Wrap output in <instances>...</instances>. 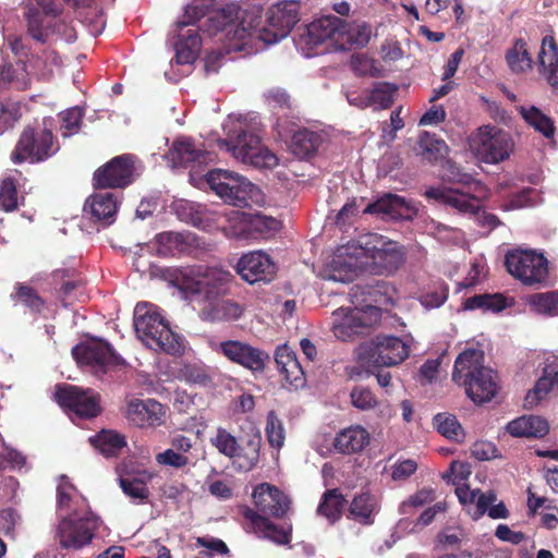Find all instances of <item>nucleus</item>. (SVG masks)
Returning <instances> with one entry per match:
<instances>
[{
	"label": "nucleus",
	"mask_w": 558,
	"mask_h": 558,
	"mask_svg": "<svg viewBox=\"0 0 558 558\" xmlns=\"http://www.w3.org/2000/svg\"><path fill=\"white\" fill-rule=\"evenodd\" d=\"M59 520L53 538L61 549L77 551L92 544L100 526V518L92 512L86 499L65 476L57 487Z\"/></svg>",
	"instance_id": "3"
},
{
	"label": "nucleus",
	"mask_w": 558,
	"mask_h": 558,
	"mask_svg": "<svg viewBox=\"0 0 558 558\" xmlns=\"http://www.w3.org/2000/svg\"><path fill=\"white\" fill-rule=\"evenodd\" d=\"M134 328L138 339L156 352L177 355L183 352L181 337L174 333L158 308L149 303H138L134 310Z\"/></svg>",
	"instance_id": "8"
},
{
	"label": "nucleus",
	"mask_w": 558,
	"mask_h": 558,
	"mask_svg": "<svg viewBox=\"0 0 558 558\" xmlns=\"http://www.w3.org/2000/svg\"><path fill=\"white\" fill-rule=\"evenodd\" d=\"M518 112L523 121L548 141H553L555 138L557 132L555 121L551 117L544 113L538 107L534 105L520 106L518 108Z\"/></svg>",
	"instance_id": "29"
},
{
	"label": "nucleus",
	"mask_w": 558,
	"mask_h": 558,
	"mask_svg": "<svg viewBox=\"0 0 558 558\" xmlns=\"http://www.w3.org/2000/svg\"><path fill=\"white\" fill-rule=\"evenodd\" d=\"M245 518L251 521L255 533L259 537L269 539L278 545H284L290 542V527L288 530L279 527L253 510H247Z\"/></svg>",
	"instance_id": "31"
},
{
	"label": "nucleus",
	"mask_w": 558,
	"mask_h": 558,
	"mask_svg": "<svg viewBox=\"0 0 558 558\" xmlns=\"http://www.w3.org/2000/svg\"><path fill=\"white\" fill-rule=\"evenodd\" d=\"M20 524L21 515L15 510L9 508L0 511V533L14 537Z\"/></svg>",
	"instance_id": "63"
},
{
	"label": "nucleus",
	"mask_w": 558,
	"mask_h": 558,
	"mask_svg": "<svg viewBox=\"0 0 558 558\" xmlns=\"http://www.w3.org/2000/svg\"><path fill=\"white\" fill-rule=\"evenodd\" d=\"M541 73L553 88H558V48L553 36H545L538 54Z\"/></svg>",
	"instance_id": "30"
},
{
	"label": "nucleus",
	"mask_w": 558,
	"mask_h": 558,
	"mask_svg": "<svg viewBox=\"0 0 558 558\" xmlns=\"http://www.w3.org/2000/svg\"><path fill=\"white\" fill-rule=\"evenodd\" d=\"M410 354V343L408 340L386 336V367L401 364Z\"/></svg>",
	"instance_id": "48"
},
{
	"label": "nucleus",
	"mask_w": 558,
	"mask_h": 558,
	"mask_svg": "<svg viewBox=\"0 0 558 558\" xmlns=\"http://www.w3.org/2000/svg\"><path fill=\"white\" fill-rule=\"evenodd\" d=\"M169 281L186 295H201L205 304L199 316L206 322H235L244 314V306L230 299H218L223 294L232 275L220 268L204 266L169 268Z\"/></svg>",
	"instance_id": "2"
},
{
	"label": "nucleus",
	"mask_w": 558,
	"mask_h": 558,
	"mask_svg": "<svg viewBox=\"0 0 558 558\" xmlns=\"http://www.w3.org/2000/svg\"><path fill=\"white\" fill-rule=\"evenodd\" d=\"M343 38L342 20L337 16H324L300 28L294 44L304 57L311 58L341 50Z\"/></svg>",
	"instance_id": "9"
},
{
	"label": "nucleus",
	"mask_w": 558,
	"mask_h": 558,
	"mask_svg": "<svg viewBox=\"0 0 558 558\" xmlns=\"http://www.w3.org/2000/svg\"><path fill=\"white\" fill-rule=\"evenodd\" d=\"M223 213L213 211L207 208L199 207L191 216V223L204 231H213L215 229H221L223 226Z\"/></svg>",
	"instance_id": "51"
},
{
	"label": "nucleus",
	"mask_w": 558,
	"mask_h": 558,
	"mask_svg": "<svg viewBox=\"0 0 558 558\" xmlns=\"http://www.w3.org/2000/svg\"><path fill=\"white\" fill-rule=\"evenodd\" d=\"M119 201L112 192L100 191L92 194L84 204V211L96 221L108 226L114 221Z\"/></svg>",
	"instance_id": "24"
},
{
	"label": "nucleus",
	"mask_w": 558,
	"mask_h": 558,
	"mask_svg": "<svg viewBox=\"0 0 558 558\" xmlns=\"http://www.w3.org/2000/svg\"><path fill=\"white\" fill-rule=\"evenodd\" d=\"M352 404L360 410H371L379 404L373 392L365 387H356L351 392Z\"/></svg>",
	"instance_id": "62"
},
{
	"label": "nucleus",
	"mask_w": 558,
	"mask_h": 558,
	"mask_svg": "<svg viewBox=\"0 0 558 558\" xmlns=\"http://www.w3.org/2000/svg\"><path fill=\"white\" fill-rule=\"evenodd\" d=\"M209 441L220 454L229 458L238 470L251 471L259 461L262 436L257 429L247 436L243 446L223 427H218Z\"/></svg>",
	"instance_id": "13"
},
{
	"label": "nucleus",
	"mask_w": 558,
	"mask_h": 558,
	"mask_svg": "<svg viewBox=\"0 0 558 558\" xmlns=\"http://www.w3.org/2000/svg\"><path fill=\"white\" fill-rule=\"evenodd\" d=\"M384 263V238L368 233L357 243L339 247L329 263L326 279L350 282L362 272L380 274Z\"/></svg>",
	"instance_id": "4"
},
{
	"label": "nucleus",
	"mask_w": 558,
	"mask_h": 558,
	"mask_svg": "<svg viewBox=\"0 0 558 558\" xmlns=\"http://www.w3.org/2000/svg\"><path fill=\"white\" fill-rule=\"evenodd\" d=\"M195 545L205 549L199 553L203 556H227L229 554V548L226 543L222 539L213 536L197 537Z\"/></svg>",
	"instance_id": "59"
},
{
	"label": "nucleus",
	"mask_w": 558,
	"mask_h": 558,
	"mask_svg": "<svg viewBox=\"0 0 558 558\" xmlns=\"http://www.w3.org/2000/svg\"><path fill=\"white\" fill-rule=\"evenodd\" d=\"M319 145V137L312 131H298L291 142V150L299 158H305L313 154Z\"/></svg>",
	"instance_id": "47"
},
{
	"label": "nucleus",
	"mask_w": 558,
	"mask_h": 558,
	"mask_svg": "<svg viewBox=\"0 0 558 558\" xmlns=\"http://www.w3.org/2000/svg\"><path fill=\"white\" fill-rule=\"evenodd\" d=\"M497 495L493 490L486 492L485 495H480L477 498V510L472 514L473 519L477 520L485 513L492 519H507L509 517V510L505 502L500 501L496 505Z\"/></svg>",
	"instance_id": "40"
},
{
	"label": "nucleus",
	"mask_w": 558,
	"mask_h": 558,
	"mask_svg": "<svg viewBox=\"0 0 558 558\" xmlns=\"http://www.w3.org/2000/svg\"><path fill=\"white\" fill-rule=\"evenodd\" d=\"M507 432L514 437L542 438L548 434L549 425L539 416L523 415L509 422Z\"/></svg>",
	"instance_id": "28"
},
{
	"label": "nucleus",
	"mask_w": 558,
	"mask_h": 558,
	"mask_svg": "<svg viewBox=\"0 0 558 558\" xmlns=\"http://www.w3.org/2000/svg\"><path fill=\"white\" fill-rule=\"evenodd\" d=\"M365 295L354 307H339L332 312V333L342 341L357 337H367L375 332L383 323L380 307L381 293L374 295L371 291H362Z\"/></svg>",
	"instance_id": "6"
},
{
	"label": "nucleus",
	"mask_w": 558,
	"mask_h": 558,
	"mask_svg": "<svg viewBox=\"0 0 558 558\" xmlns=\"http://www.w3.org/2000/svg\"><path fill=\"white\" fill-rule=\"evenodd\" d=\"M369 444L368 432L360 426L352 425L340 430L333 438V449L342 454H352L362 451Z\"/></svg>",
	"instance_id": "27"
},
{
	"label": "nucleus",
	"mask_w": 558,
	"mask_h": 558,
	"mask_svg": "<svg viewBox=\"0 0 558 558\" xmlns=\"http://www.w3.org/2000/svg\"><path fill=\"white\" fill-rule=\"evenodd\" d=\"M418 147L422 157L429 162H436L444 159L448 153L446 142L438 138L436 134H430L428 132H423L420 135Z\"/></svg>",
	"instance_id": "41"
},
{
	"label": "nucleus",
	"mask_w": 558,
	"mask_h": 558,
	"mask_svg": "<svg viewBox=\"0 0 558 558\" xmlns=\"http://www.w3.org/2000/svg\"><path fill=\"white\" fill-rule=\"evenodd\" d=\"M171 157L173 161H177L179 165H187L191 162H206L207 160H211L208 155L195 147L194 143L189 138L178 140L171 149Z\"/></svg>",
	"instance_id": "37"
},
{
	"label": "nucleus",
	"mask_w": 558,
	"mask_h": 558,
	"mask_svg": "<svg viewBox=\"0 0 558 558\" xmlns=\"http://www.w3.org/2000/svg\"><path fill=\"white\" fill-rule=\"evenodd\" d=\"M298 21L299 4L295 1L271 5L265 23L258 12H242L236 4L230 3L210 12L203 31L221 43L227 53L252 54L286 38Z\"/></svg>",
	"instance_id": "1"
},
{
	"label": "nucleus",
	"mask_w": 558,
	"mask_h": 558,
	"mask_svg": "<svg viewBox=\"0 0 558 558\" xmlns=\"http://www.w3.org/2000/svg\"><path fill=\"white\" fill-rule=\"evenodd\" d=\"M531 308L545 315H556L558 308V291L534 293L529 298Z\"/></svg>",
	"instance_id": "53"
},
{
	"label": "nucleus",
	"mask_w": 558,
	"mask_h": 558,
	"mask_svg": "<svg viewBox=\"0 0 558 558\" xmlns=\"http://www.w3.org/2000/svg\"><path fill=\"white\" fill-rule=\"evenodd\" d=\"M507 271L523 286L542 289L549 286L548 259L534 250L515 248L505 256Z\"/></svg>",
	"instance_id": "11"
},
{
	"label": "nucleus",
	"mask_w": 558,
	"mask_h": 558,
	"mask_svg": "<svg viewBox=\"0 0 558 558\" xmlns=\"http://www.w3.org/2000/svg\"><path fill=\"white\" fill-rule=\"evenodd\" d=\"M351 66L359 75L378 76L381 71L380 63L365 53L354 54L351 59Z\"/></svg>",
	"instance_id": "58"
},
{
	"label": "nucleus",
	"mask_w": 558,
	"mask_h": 558,
	"mask_svg": "<svg viewBox=\"0 0 558 558\" xmlns=\"http://www.w3.org/2000/svg\"><path fill=\"white\" fill-rule=\"evenodd\" d=\"M505 59L510 71L515 74L524 73L532 68V58L523 38L514 40L512 47L506 51Z\"/></svg>",
	"instance_id": "36"
},
{
	"label": "nucleus",
	"mask_w": 558,
	"mask_h": 558,
	"mask_svg": "<svg viewBox=\"0 0 558 558\" xmlns=\"http://www.w3.org/2000/svg\"><path fill=\"white\" fill-rule=\"evenodd\" d=\"M153 477L154 473L148 470H142L135 476H131L129 474L120 476V487L130 498L143 501L148 498L149 490L146 484Z\"/></svg>",
	"instance_id": "35"
},
{
	"label": "nucleus",
	"mask_w": 558,
	"mask_h": 558,
	"mask_svg": "<svg viewBox=\"0 0 558 558\" xmlns=\"http://www.w3.org/2000/svg\"><path fill=\"white\" fill-rule=\"evenodd\" d=\"M19 194L16 184L12 178H4L0 182V206L5 211H12L17 208Z\"/></svg>",
	"instance_id": "56"
},
{
	"label": "nucleus",
	"mask_w": 558,
	"mask_h": 558,
	"mask_svg": "<svg viewBox=\"0 0 558 558\" xmlns=\"http://www.w3.org/2000/svg\"><path fill=\"white\" fill-rule=\"evenodd\" d=\"M251 231H252V239L258 238V236H270L276 231H278L281 227V223L279 220L265 216L259 214H251Z\"/></svg>",
	"instance_id": "54"
},
{
	"label": "nucleus",
	"mask_w": 558,
	"mask_h": 558,
	"mask_svg": "<svg viewBox=\"0 0 558 558\" xmlns=\"http://www.w3.org/2000/svg\"><path fill=\"white\" fill-rule=\"evenodd\" d=\"M223 130L226 138L218 140L217 145L235 160L258 169H272L278 166L279 158L263 145L260 136L245 118L230 116Z\"/></svg>",
	"instance_id": "5"
},
{
	"label": "nucleus",
	"mask_w": 558,
	"mask_h": 558,
	"mask_svg": "<svg viewBox=\"0 0 558 558\" xmlns=\"http://www.w3.org/2000/svg\"><path fill=\"white\" fill-rule=\"evenodd\" d=\"M276 270V265L270 256L262 251L244 254L236 265L238 274L248 283L270 281Z\"/></svg>",
	"instance_id": "19"
},
{
	"label": "nucleus",
	"mask_w": 558,
	"mask_h": 558,
	"mask_svg": "<svg viewBox=\"0 0 558 558\" xmlns=\"http://www.w3.org/2000/svg\"><path fill=\"white\" fill-rule=\"evenodd\" d=\"M452 380L463 386L466 396L476 404L492 401L499 389L497 375L484 365V353L466 349L454 361Z\"/></svg>",
	"instance_id": "7"
},
{
	"label": "nucleus",
	"mask_w": 558,
	"mask_h": 558,
	"mask_svg": "<svg viewBox=\"0 0 558 558\" xmlns=\"http://www.w3.org/2000/svg\"><path fill=\"white\" fill-rule=\"evenodd\" d=\"M347 99L350 105L361 109L380 110L384 108V83L376 82L361 90L348 92Z\"/></svg>",
	"instance_id": "33"
},
{
	"label": "nucleus",
	"mask_w": 558,
	"mask_h": 558,
	"mask_svg": "<svg viewBox=\"0 0 558 558\" xmlns=\"http://www.w3.org/2000/svg\"><path fill=\"white\" fill-rule=\"evenodd\" d=\"M206 181L221 199L233 206L260 205L265 201L257 185L233 171L211 170L207 173Z\"/></svg>",
	"instance_id": "10"
},
{
	"label": "nucleus",
	"mask_w": 558,
	"mask_h": 558,
	"mask_svg": "<svg viewBox=\"0 0 558 558\" xmlns=\"http://www.w3.org/2000/svg\"><path fill=\"white\" fill-rule=\"evenodd\" d=\"M417 215V208L412 201L402 196L386 193V217L393 220H413Z\"/></svg>",
	"instance_id": "38"
},
{
	"label": "nucleus",
	"mask_w": 558,
	"mask_h": 558,
	"mask_svg": "<svg viewBox=\"0 0 558 558\" xmlns=\"http://www.w3.org/2000/svg\"><path fill=\"white\" fill-rule=\"evenodd\" d=\"M72 355L77 363L90 366H108L119 363L112 348L101 340H92L75 345Z\"/></svg>",
	"instance_id": "21"
},
{
	"label": "nucleus",
	"mask_w": 558,
	"mask_h": 558,
	"mask_svg": "<svg viewBox=\"0 0 558 558\" xmlns=\"http://www.w3.org/2000/svg\"><path fill=\"white\" fill-rule=\"evenodd\" d=\"M61 130L63 136H71L80 129L83 112L80 108L74 107L63 111L61 114Z\"/></svg>",
	"instance_id": "60"
},
{
	"label": "nucleus",
	"mask_w": 558,
	"mask_h": 558,
	"mask_svg": "<svg viewBox=\"0 0 558 558\" xmlns=\"http://www.w3.org/2000/svg\"><path fill=\"white\" fill-rule=\"evenodd\" d=\"M554 389H558V360L545 365L542 377L536 381L534 389L529 391L525 401L530 405L536 404Z\"/></svg>",
	"instance_id": "34"
},
{
	"label": "nucleus",
	"mask_w": 558,
	"mask_h": 558,
	"mask_svg": "<svg viewBox=\"0 0 558 558\" xmlns=\"http://www.w3.org/2000/svg\"><path fill=\"white\" fill-rule=\"evenodd\" d=\"M10 84L17 89H24L29 84V75L23 62L3 65L0 70V87Z\"/></svg>",
	"instance_id": "46"
},
{
	"label": "nucleus",
	"mask_w": 558,
	"mask_h": 558,
	"mask_svg": "<svg viewBox=\"0 0 558 558\" xmlns=\"http://www.w3.org/2000/svg\"><path fill=\"white\" fill-rule=\"evenodd\" d=\"M506 306V298L501 293L476 294L468 298L463 303V307L470 311L481 308L483 311L500 312Z\"/></svg>",
	"instance_id": "44"
},
{
	"label": "nucleus",
	"mask_w": 558,
	"mask_h": 558,
	"mask_svg": "<svg viewBox=\"0 0 558 558\" xmlns=\"http://www.w3.org/2000/svg\"><path fill=\"white\" fill-rule=\"evenodd\" d=\"M222 232L227 238L234 240L252 239L251 214L231 209L223 213Z\"/></svg>",
	"instance_id": "32"
},
{
	"label": "nucleus",
	"mask_w": 558,
	"mask_h": 558,
	"mask_svg": "<svg viewBox=\"0 0 558 558\" xmlns=\"http://www.w3.org/2000/svg\"><path fill=\"white\" fill-rule=\"evenodd\" d=\"M355 352L361 366L367 373L375 375L378 384L383 386L384 340L381 336L377 335L375 339L361 343Z\"/></svg>",
	"instance_id": "25"
},
{
	"label": "nucleus",
	"mask_w": 558,
	"mask_h": 558,
	"mask_svg": "<svg viewBox=\"0 0 558 558\" xmlns=\"http://www.w3.org/2000/svg\"><path fill=\"white\" fill-rule=\"evenodd\" d=\"M252 497L258 511L276 518L283 517L289 509V498L269 483L257 485Z\"/></svg>",
	"instance_id": "22"
},
{
	"label": "nucleus",
	"mask_w": 558,
	"mask_h": 558,
	"mask_svg": "<svg viewBox=\"0 0 558 558\" xmlns=\"http://www.w3.org/2000/svg\"><path fill=\"white\" fill-rule=\"evenodd\" d=\"M536 195V190L525 187L517 193L511 194L508 199L501 205L504 210H515L526 207H533L536 203L533 196Z\"/></svg>",
	"instance_id": "55"
},
{
	"label": "nucleus",
	"mask_w": 558,
	"mask_h": 558,
	"mask_svg": "<svg viewBox=\"0 0 558 558\" xmlns=\"http://www.w3.org/2000/svg\"><path fill=\"white\" fill-rule=\"evenodd\" d=\"M90 442L106 457L117 456L126 444L124 437L113 430H102L90 438Z\"/></svg>",
	"instance_id": "43"
},
{
	"label": "nucleus",
	"mask_w": 558,
	"mask_h": 558,
	"mask_svg": "<svg viewBox=\"0 0 558 558\" xmlns=\"http://www.w3.org/2000/svg\"><path fill=\"white\" fill-rule=\"evenodd\" d=\"M59 149L58 144L53 140L51 130L48 128V121L44 120L43 129H25L11 155L14 163L40 162Z\"/></svg>",
	"instance_id": "14"
},
{
	"label": "nucleus",
	"mask_w": 558,
	"mask_h": 558,
	"mask_svg": "<svg viewBox=\"0 0 558 558\" xmlns=\"http://www.w3.org/2000/svg\"><path fill=\"white\" fill-rule=\"evenodd\" d=\"M344 504L345 501L338 489L327 490L318 506V513L327 518L330 522H335L340 518Z\"/></svg>",
	"instance_id": "50"
},
{
	"label": "nucleus",
	"mask_w": 558,
	"mask_h": 558,
	"mask_svg": "<svg viewBox=\"0 0 558 558\" xmlns=\"http://www.w3.org/2000/svg\"><path fill=\"white\" fill-rule=\"evenodd\" d=\"M134 163L132 157L123 155L113 158L94 174L96 187H123L133 180Z\"/></svg>",
	"instance_id": "18"
},
{
	"label": "nucleus",
	"mask_w": 558,
	"mask_h": 558,
	"mask_svg": "<svg viewBox=\"0 0 558 558\" xmlns=\"http://www.w3.org/2000/svg\"><path fill=\"white\" fill-rule=\"evenodd\" d=\"M284 379L293 387L299 388L304 384V371L295 357L288 365L279 369Z\"/></svg>",
	"instance_id": "64"
},
{
	"label": "nucleus",
	"mask_w": 558,
	"mask_h": 558,
	"mask_svg": "<svg viewBox=\"0 0 558 558\" xmlns=\"http://www.w3.org/2000/svg\"><path fill=\"white\" fill-rule=\"evenodd\" d=\"M156 250L161 256H173L198 246L197 236L191 232H162L156 235Z\"/></svg>",
	"instance_id": "26"
},
{
	"label": "nucleus",
	"mask_w": 558,
	"mask_h": 558,
	"mask_svg": "<svg viewBox=\"0 0 558 558\" xmlns=\"http://www.w3.org/2000/svg\"><path fill=\"white\" fill-rule=\"evenodd\" d=\"M210 1L193 0L186 5L183 16L175 23L173 34L177 38L173 43L175 61L179 64H192L198 57L202 39L193 28H185L204 16Z\"/></svg>",
	"instance_id": "12"
},
{
	"label": "nucleus",
	"mask_w": 558,
	"mask_h": 558,
	"mask_svg": "<svg viewBox=\"0 0 558 558\" xmlns=\"http://www.w3.org/2000/svg\"><path fill=\"white\" fill-rule=\"evenodd\" d=\"M125 415L138 427L159 426L163 422L165 410L161 403L153 399H133L128 402Z\"/></svg>",
	"instance_id": "23"
},
{
	"label": "nucleus",
	"mask_w": 558,
	"mask_h": 558,
	"mask_svg": "<svg viewBox=\"0 0 558 558\" xmlns=\"http://www.w3.org/2000/svg\"><path fill=\"white\" fill-rule=\"evenodd\" d=\"M442 180L452 184H460L463 189H468L473 192H482L483 184L474 179L470 173L463 172L460 167L451 161H447Z\"/></svg>",
	"instance_id": "45"
},
{
	"label": "nucleus",
	"mask_w": 558,
	"mask_h": 558,
	"mask_svg": "<svg viewBox=\"0 0 558 558\" xmlns=\"http://www.w3.org/2000/svg\"><path fill=\"white\" fill-rule=\"evenodd\" d=\"M265 432L271 447L280 449L283 446L286 438L284 428L274 411H270L267 415Z\"/></svg>",
	"instance_id": "57"
},
{
	"label": "nucleus",
	"mask_w": 558,
	"mask_h": 558,
	"mask_svg": "<svg viewBox=\"0 0 558 558\" xmlns=\"http://www.w3.org/2000/svg\"><path fill=\"white\" fill-rule=\"evenodd\" d=\"M434 428L444 437L457 442L464 440L465 434L460 422L453 414L442 412L433 417Z\"/></svg>",
	"instance_id": "39"
},
{
	"label": "nucleus",
	"mask_w": 558,
	"mask_h": 558,
	"mask_svg": "<svg viewBox=\"0 0 558 558\" xmlns=\"http://www.w3.org/2000/svg\"><path fill=\"white\" fill-rule=\"evenodd\" d=\"M376 502L368 494H362L355 497L350 506V513L352 517L365 524L373 522Z\"/></svg>",
	"instance_id": "52"
},
{
	"label": "nucleus",
	"mask_w": 558,
	"mask_h": 558,
	"mask_svg": "<svg viewBox=\"0 0 558 558\" xmlns=\"http://www.w3.org/2000/svg\"><path fill=\"white\" fill-rule=\"evenodd\" d=\"M472 147L486 163H498L510 157L514 143L511 135L495 125H483L472 138Z\"/></svg>",
	"instance_id": "15"
},
{
	"label": "nucleus",
	"mask_w": 558,
	"mask_h": 558,
	"mask_svg": "<svg viewBox=\"0 0 558 558\" xmlns=\"http://www.w3.org/2000/svg\"><path fill=\"white\" fill-rule=\"evenodd\" d=\"M441 363L442 354L436 359L426 360L418 369L416 380L423 386L432 384L438 376Z\"/></svg>",
	"instance_id": "61"
},
{
	"label": "nucleus",
	"mask_w": 558,
	"mask_h": 558,
	"mask_svg": "<svg viewBox=\"0 0 558 558\" xmlns=\"http://www.w3.org/2000/svg\"><path fill=\"white\" fill-rule=\"evenodd\" d=\"M209 348L216 354L253 372L263 371L269 359L266 352L240 340H211Z\"/></svg>",
	"instance_id": "16"
},
{
	"label": "nucleus",
	"mask_w": 558,
	"mask_h": 558,
	"mask_svg": "<svg viewBox=\"0 0 558 558\" xmlns=\"http://www.w3.org/2000/svg\"><path fill=\"white\" fill-rule=\"evenodd\" d=\"M343 31V48L341 50L351 49L352 47L365 46L372 37V28L365 23H347L342 20Z\"/></svg>",
	"instance_id": "42"
},
{
	"label": "nucleus",
	"mask_w": 558,
	"mask_h": 558,
	"mask_svg": "<svg viewBox=\"0 0 558 558\" xmlns=\"http://www.w3.org/2000/svg\"><path fill=\"white\" fill-rule=\"evenodd\" d=\"M473 191L464 189L463 191L452 187H429L424 195L428 199H435L438 203L450 206L461 214H476L480 209L478 199Z\"/></svg>",
	"instance_id": "20"
},
{
	"label": "nucleus",
	"mask_w": 558,
	"mask_h": 558,
	"mask_svg": "<svg viewBox=\"0 0 558 558\" xmlns=\"http://www.w3.org/2000/svg\"><path fill=\"white\" fill-rule=\"evenodd\" d=\"M56 400L62 408L83 418L94 417L100 411L97 393L76 386H59L56 391Z\"/></svg>",
	"instance_id": "17"
},
{
	"label": "nucleus",
	"mask_w": 558,
	"mask_h": 558,
	"mask_svg": "<svg viewBox=\"0 0 558 558\" xmlns=\"http://www.w3.org/2000/svg\"><path fill=\"white\" fill-rule=\"evenodd\" d=\"M407 258L408 250L403 244L386 239V276L393 275L401 269Z\"/></svg>",
	"instance_id": "49"
}]
</instances>
